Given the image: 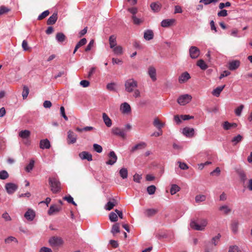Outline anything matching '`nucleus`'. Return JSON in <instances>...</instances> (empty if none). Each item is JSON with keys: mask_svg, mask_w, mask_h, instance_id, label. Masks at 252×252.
Listing matches in <instances>:
<instances>
[{"mask_svg": "<svg viewBox=\"0 0 252 252\" xmlns=\"http://www.w3.org/2000/svg\"><path fill=\"white\" fill-rule=\"evenodd\" d=\"M240 64V62L238 60H233L229 63L228 68L231 70H234L238 68Z\"/></svg>", "mask_w": 252, "mask_h": 252, "instance_id": "obj_17", "label": "nucleus"}, {"mask_svg": "<svg viewBox=\"0 0 252 252\" xmlns=\"http://www.w3.org/2000/svg\"><path fill=\"white\" fill-rule=\"evenodd\" d=\"M31 132L28 130H22L19 132V136L23 139H27L30 136Z\"/></svg>", "mask_w": 252, "mask_h": 252, "instance_id": "obj_32", "label": "nucleus"}, {"mask_svg": "<svg viewBox=\"0 0 252 252\" xmlns=\"http://www.w3.org/2000/svg\"><path fill=\"white\" fill-rule=\"evenodd\" d=\"M102 118L105 124L107 126L110 127L112 126L111 120L106 113H103L102 114Z\"/></svg>", "mask_w": 252, "mask_h": 252, "instance_id": "obj_25", "label": "nucleus"}, {"mask_svg": "<svg viewBox=\"0 0 252 252\" xmlns=\"http://www.w3.org/2000/svg\"><path fill=\"white\" fill-rule=\"evenodd\" d=\"M215 246L210 242L206 243L204 246V252H212L214 249Z\"/></svg>", "mask_w": 252, "mask_h": 252, "instance_id": "obj_29", "label": "nucleus"}, {"mask_svg": "<svg viewBox=\"0 0 252 252\" xmlns=\"http://www.w3.org/2000/svg\"><path fill=\"white\" fill-rule=\"evenodd\" d=\"M180 190V188L176 184H173L171 185V187L170 189V193L172 195H174L176 194L177 192L179 191Z\"/></svg>", "mask_w": 252, "mask_h": 252, "instance_id": "obj_41", "label": "nucleus"}, {"mask_svg": "<svg viewBox=\"0 0 252 252\" xmlns=\"http://www.w3.org/2000/svg\"><path fill=\"white\" fill-rule=\"evenodd\" d=\"M219 210L225 215L229 214L231 211V209L228 206L226 205L220 206L219 208Z\"/></svg>", "mask_w": 252, "mask_h": 252, "instance_id": "obj_26", "label": "nucleus"}, {"mask_svg": "<svg viewBox=\"0 0 252 252\" xmlns=\"http://www.w3.org/2000/svg\"><path fill=\"white\" fill-rule=\"evenodd\" d=\"M244 107V105L241 104L239 107L235 109V113L236 116H240L241 115V113Z\"/></svg>", "mask_w": 252, "mask_h": 252, "instance_id": "obj_47", "label": "nucleus"}, {"mask_svg": "<svg viewBox=\"0 0 252 252\" xmlns=\"http://www.w3.org/2000/svg\"><path fill=\"white\" fill-rule=\"evenodd\" d=\"M152 9L155 12H157L159 10V5L158 3H152L151 4Z\"/></svg>", "mask_w": 252, "mask_h": 252, "instance_id": "obj_55", "label": "nucleus"}, {"mask_svg": "<svg viewBox=\"0 0 252 252\" xmlns=\"http://www.w3.org/2000/svg\"><path fill=\"white\" fill-rule=\"evenodd\" d=\"M8 177V174L5 170L0 171V179L5 180Z\"/></svg>", "mask_w": 252, "mask_h": 252, "instance_id": "obj_53", "label": "nucleus"}, {"mask_svg": "<svg viewBox=\"0 0 252 252\" xmlns=\"http://www.w3.org/2000/svg\"><path fill=\"white\" fill-rule=\"evenodd\" d=\"M196 64L202 70H205L208 68V65L206 64L205 62L201 59L197 61Z\"/></svg>", "mask_w": 252, "mask_h": 252, "instance_id": "obj_39", "label": "nucleus"}, {"mask_svg": "<svg viewBox=\"0 0 252 252\" xmlns=\"http://www.w3.org/2000/svg\"><path fill=\"white\" fill-rule=\"evenodd\" d=\"M137 87L138 82L133 78L127 79L125 82V91L129 93H133V96L135 98L141 96L140 91Z\"/></svg>", "mask_w": 252, "mask_h": 252, "instance_id": "obj_1", "label": "nucleus"}, {"mask_svg": "<svg viewBox=\"0 0 252 252\" xmlns=\"http://www.w3.org/2000/svg\"><path fill=\"white\" fill-rule=\"evenodd\" d=\"M147 146V144L144 142H141L131 148L130 150L131 152L134 153L137 150H142L145 148Z\"/></svg>", "mask_w": 252, "mask_h": 252, "instance_id": "obj_15", "label": "nucleus"}, {"mask_svg": "<svg viewBox=\"0 0 252 252\" xmlns=\"http://www.w3.org/2000/svg\"><path fill=\"white\" fill-rule=\"evenodd\" d=\"M9 11V9L5 6H2L0 7V15L6 13Z\"/></svg>", "mask_w": 252, "mask_h": 252, "instance_id": "obj_63", "label": "nucleus"}, {"mask_svg": "<svg viewBox=\"0 0 252 252\" xmlns=\"http://www.w3.org/2000/svg\"><path fill=\"white\" fill-rule=\"evenodd\" d=\"M49 14V11L48 10H46L43 12L41 14H40L38 17V20H42L47 17Z\"/></svg>", "mask_w": 252, "mask_h": 252, "instance_id": "obj_56", "label": "nucleus"}, {"mask_svg": "<svg viewBox=\"0 0 252 252\" xmlns=\"http://www.w3.org/2000/svg\"><path fill=\"white\" fill-rule=\"evenodd\" d=\"M117 204V202L115 199L110 201L106 204L105 209L107 210H111Z\"/></svg>", "mask_w": 252, "mask_h": 252, "instance_id": "obj_34", "label": "nucleus"}, {"mask_svg": "<svg viewBox=\"0 0 252 252\" xmlns=\"http://www.w3.org/2000/svg\"><path fill=\"white\" fill-rule=\"evenodd\" d=\"M79 157L82 160L86 159L89 161L93 160L92 154L86 151L81 152L79 154Z\"/></svg>", "mask_w": 252, "mask_h": 252, "instance_id": "obj_12", "label": "nucleus"}, {"mask_svg": "<svg viewBox=\"0 0 252 252\" xmlns=\"http://www.w3.org/2000/svg\"><path fill=\"white\" fill-rule=\"evenodd\" d=\"M5 189L9 194L13 193L18 189V186L11 183H7L5 186Z\"/></svg>", "mask_w": 252, "mask_h": 252, "instance_id": "obj_8", "label": "nucleus"}, {"mask_svg": "<svg viewBox=\"0 0 252 252\" xmlns=\"http://www.w3.org/2000/svg\"><path fill=\"white\" fill-rule=\"evenodd\" d=\"M178 163L179 164V167L181 169L187 170L189 168V166L187 165L186 163L184 162L178 161Z\"/></svg>", "mask_w": 252, "mask_h": 252, "instance_id": "obj_58", "label": "nucleus"}, {"mask_svg": "<svg viewBox=\"0 0 252 252\" xmlns=\"http://www.w3.org/2000/svg\"><path fill=\"white\" fill-rule=\"evenodd\" d=\"M221 235L220 234H218L216 236L213 237L210 241L211 243H212L214 246H216L219 244Z\"/></svg>", "mask_w": 252, "mask_h": 252, "instance_id": "obj_36", "label": "nucleus"}, {"mask_svg": "<svg viewBox=\"0 0 252 252\" xmlns=\"http://www.w3.org/2000/svg\"><path fill=\"white\" fill-rule=\"evenodd\" d=\"M120 110L124 114H128L131 112L130 106L127 102H124L121 105Z\"/></svg>", "mask_w": 252, "mask_h": 252, "instance_id": "obj_16", "label": "nucleus"}, {"mask_svg": "<svg viewBox=\"0 0 252 252\" xmlns=\"http://www.w3.org/2000/svg\"><path fill=\"white\" fill-rule=\"evenodd\" d=\"M206 199V196L203 194H198L195 197V201L196 203H199L205 201Z\"/></svg>", "mask_w": 252, "mask_h": 252, "instance_id": "obj_40", "label": "nucleus"}, {"mask_svg": "<svg viewBox=\"0 0 252 252\" xmlns=\"http://www.w3.org/2000/svg\"><path fill=\"white\" fill-rule=\"evenodd\" d=\"M57 14L56 13H54L52 16H51L48 19L47 23V25H53L54 24L57 20Z\"/></svg>", "mask_w": 252, "mask_h": 252, "instance_id": "obj_30", "label": "nucleus"}, {"mask_svg": "<svg viewBox=\"0 0 252 252\" xmlns=\"http://www.w3.org/2000/svg\"><path fill=\"white\" fill-rule=\"evenodd\" d=\"M63 240L61 237L53 236L50 238L49 243L52 247H59L63 244Z\"/></svg>", "mask_w": 252, "mask_h": 252, "instance_id": "obj_4", "label": "nucleus"}, {"mask_svg": "<svg viewBox=\"0 0 252 252\" xmlns=\"http://www.w3.org/2000/svg\"><path fill=\"white\" fill-rule=\"evenodd\" d=\"M51 147L50 142L47 139L40 140V148L42 149H49Z\"/></svg>", "mask_w": 252, "mask_h": 252, "instance_id": "obj_19", "label": "nucleus"}, {"mask_svg": "<svg viewBox=\"0 0 252 252\" xmlns=\"http://www.w3.org/2000/svg\"><path fill=\"white\" fill-rule=\"evenodd\" d=\"M182 133L187 137H192L194 134V130L193 128L186 127L183 129Z\"/></svg>", "mask_w": 252, "mask_h": 252, "instance_id": "obj_11", "label": "nucleus"}, {"mask_svg": "<svg viewBox=\"0 0 252 252\" xmlns=\"http://www.w3.org/2000/svg\"><path fill=\"white\" fill-rule=\"evenodd\" d=\"M49 183L51 187V190L53 193H56L60 191L61 183L57 178H50Z\"/></svg>", "mask_w": 252, "mask_h": 252, "instance_id": "obj_2", "label": "nucleus"}, {"mask_svg": "<svg viewBox=\"0 0 252 252\" xmlns=\"http://www.w3.org/2000/svg\"><path fill=\"white\" fill-rule=\"evenodd\" d=\"M189 53L191 59H196L199 56L200 51L197 47L192 46L189 48Z\"/></svg>", "mask_w": 252, "mask_h": 252, "instance_id": "obj_6", "label": "nucleus"}, {"mask_svg": "<svg viewBox=\"0 0 252 252\" xmlns=\"http://www.w3.org/2000/svg\"><path fill=\"white\" fill-rule=\"evenodd\" d=\"M153 125L158 130H161L162 128L164 126L165 124L161 122L158 118H155L153 121Z\"/></svg>", "mask_w": 252, "mask_h": 252, "instance_id": "obj_21", "label": "nucleus"}, {"mask_svg": "<svg viewBox=\"0 0 252 252\" xmlns=\"http://www.w3.org/2000/svg\"><path fill=\"white\" fill-rule=\"evenodd\" d=\"M192 96L188 94L182 95L179 97L177 101L181 105H185L189 103L191 100Z\"/></svg>", "mask_w": 252, "mask_h": 252, "instance_id": "obj_5", "label": "nucleus"}, {"mask_svg": "<svg viewBox=\"0 0 252 252\" xmlns=\"http://www.w3.org/2000/svg\"><path fill=\"white\" fill-rule=\"evenodd\" d=\"M154 33L152 30H148L145 31L144 33V38L146 40H150L153 38Z\"/></svg>", "mask_w": 252, "mask_h": 252, "instance_id": "obj_23", "label": "nucleus"}, {"mask_svg": "<svg viewBox=\"0 0 252 252\" xmlns=\"http://www.w3.org/2000/svg\"><path fill=\"white\" fill-rule=\"evenodd\" d=\"M175 22L174 19H165L162 21L161 26L162 27L166 28L171 26Z\"/></svg>", "mask_w": 252, "mask_h": 252, "instance_id": "obj_27", "label": "nucleus"}, {"mask_svg": "<svg viewBox=\"0 0 252 252\" xmlns=\"http://www.w3.org/2000/svg\"><path fill=\"white\" fill-rule=\"evenodd\" d=\"M109 42L110 44V47L112 49L117 46L116 36L114 35H112L109 37Z\"/></svg>", "mask_w": 252, "mask_h": 252, "instance_id": "obj_28", "label": "nucleus"}, {"mask_svg": "<svg viewBox=\"0 0 252 252\" xmlns=\"http://www.w3.org/2000/svg\"><path fill=\"white\" fill-rule=\"evenodd\" d=\"M61 209V207H59L56 205H53L50 206L48 213L49 215H52L55 213L59 212Z\"/></svg>", "mask_w": 252, "mask_h": 252, "instance_id": "obj_20", "label": "nucleus"}, {"mask_svg": "<svg viewBox=\"0 0 252 252\" xmlns=\"http://www.w3.org/2000/svg\"><path fill=\"white\" fill-rule=\"evenodd\" d=\"M158 212L157 209H148L144 212V214L147 217H152L156 215Z\"/></svg>", "mask_w": 252, "mask_h": 252, "instance_id": "obj_24", "label": "nucleus"}, {"mask_svg": "<svg viewBox=\"0 0 252 252\" xmlns=\"http://www.w3.org/2000/svg\"><path fill=\"white\" fill-rule=\"evenodd\" d=\"M22 46L24 51H28L30 48L28 46V42L26 40H24L22 42Z\"/></svg>", "mask_w": 252, "mask_h": 252, "instance_id": "obj_62", "label": "nucleus"}, {"mask_svg": "<svg viewBox=\"0 0 252 252\" xmlns=\"http://www.w3.org/2000/svg\"><path fill=\"white\" fill-rule=\"evenodd\" d=\"M29 93V90L27 86H24L23 90L22 92V96L23 99H25L27 97Z\"/></svg>", "mask_w": 252, "mask_h": 252, "instance_id": "obj_50", "label": "nucleus"}, {"mask_svg": "<svg viewBox=\"0 0 252 252\" xmlns=\"http://www.w3.org/2000/svg\"><path fill=\"white\" fill-rule=\"evenodd\" d=\"M106 88L109 91H115L116 90V84L115 83H108L106 86Z\"/></svg>", "mask_w": 252, "mask_h": 252, "instance_id": "obj_51", "label": "nucleus"}, {"mask_svg": "<svg viewBox=\"0 0 252 252\" xmlns=\"http://www.w3.org/2000/svg\"><path fill=\"white\" fill-rule=\"evenodd\" d=\"M108 156V160L106 162V164L112 165L116 162L117 156L114 151H111Z\"/></svg>", "mask_w": 252, "mask_h": 252, "instance_id": "obj_7", "label": "nucleus"}, {"mask_svg": "<svg viewBox=\"0 0 252 252\" xmlns=\"http://www.w3.org/2000/svg\"><path fill=\"white\" fill-rule=\"evenodd\" d=\"M239 222L237 220H233L231 224V229L234 233H236L238 231Z\"/></svg>", "mask_w": 252, "mask_h": 252, "instance_id": "obj_37", "label": "nucleus"}, {"mask_svg": "<svg viewBox=\"0 0 252 252\" xmlns=\"http://www.w3.org/2000/svg\"><path fill=\"white\" fill-rule=\"evenodd\" d=\"M207 224L208 220L207 219H202L200 221V224H198L194 221H192L190 225L191 227L195 230L202 231L205 229Z\"/></svg>", "mask_w": 252, "mask_h": 252, "instance_id": "obj_3", "label": "nucleus"}, {"mask_svg": "<svg viewBox=\"0 0 252 252\" xmlns=\"http://www.w3.org/2000/svg\"><path fill=\"white\" fill-rule=\"evenodd\" d=\"M87 43V39L85 38L81 39L76 44V46L80 48V47L84 45Z\"/></svg>", "mask_w": 252, "mask_h": 252, "instance_id": "obj_61", "label": "nucleus"}, {"mask_svg": "<svg viewBox=\"0 0 252 252\" xmlns=\"http://www.w3.org/2000/svg\"><path fill=\"white\" fill-rule=\"evenodd\" d=\"M199 2L203 3L205 5H208L211 3L217 2V0H200Z\"/></svg>", "mask_w": 252, "mask_h": 252, "instance_id": "obj_60", "label": "nucleus"}, {"mask_svg": "<svg viewBox=\"0 0 252 252\" xmlns=\"http://www.w3.org/2000/svg\"><path fill=\"white\" fill-rule=\"evenodd\" d=\"M237 126L236 123H230L227 121L224 122L222 125V127L225 130H229L232 128H235Z\"/></svg>", "mask_w": 252, "mask_h": 252, "instance_id": "obj_22", "label": "nucleus"}, {"mask_svg": "<svg viewBox=\"0 0 252 252\" xmlns=\"http://www.w3.org/2000/svg\"><path fill=\"white\" fill-rule=\"evenodd\" d=\"M77 135L72 131L69 130L67 132V142L68 144H74L76 142Z\"/></svg>", "mask_w": 252, "mask_h": 252, "instance_id": "obj_9", "label": "nucleus"}, {"mask_svg": "<svg viewBox=\"0 0 252 252\" xmlns=\"http://www.w3.org/2000/svg\"><path fill=\"white\" fill-rule=\"evenodd\" d=\"M112 49L114 54L117 55H120L123 54V49L122 47L121 46H116Z\"/></svg>", "mask_w": 252, "mask_h": 252, "instance_id": "obj_42", "label": "nucleus"}, {"mask_svg": "<svg viewBox=\"0 0 252 252\" xmlns=\"http://www.w3.org/2000/svg\"><path fill=\"white\" fill-rule=\"evenodd\" d=\"M148 74L153 81L157 80L156 69L154 66H151L148 68Z\"/></svg>", "mask_w": 252, "mask_h": 252, "instance_id": "obj_13", "label": "nucleus"}, {"mask_svg": "<svg viewBox=\"0 0 252 252\" xmlns=\"http://www.w3.org/2000/svg\"><path fill=\"white\" fill-rule=\"evenodd\" d=\"M34 160L33 159H31L30 161L29 164L28 165H27L25 168L26 171L27 172H30L32 170L34 167Z\"/></svg>", "mask_w": 252, "mask_h": 252, "instance_id": "obj_44", "label": "nucleus"}, {"mask_svg": "<svg viewBox=\"0 0 252 252\" xmlns=\"http://www.w3.org/2000/svg\"><path fill=\"white\" fill-rule=\"evenodd\" d=\"M66 37L62 32H58L56 36V39L59 43H62L65 40Z\"/></svg>", "mask_w": 252, "mask_h": 252, "instance_id": "obj_33", "label": "nucleus"}, {"mask_svg": "<svg viewBox=\"0 0 252 252\" xmlns=\"http://www.w3.org/2000/svg\"><path fill=\"white\" fill-rule=\"evenodd\" d=\"M109 218L110 221L112 222H116L118 220V216L116 213L114 212L110 213L109 216Z\"/></svg>", "mask_w": 252, "mask_h": 252, "instance_id": "obj_46", "label": "nucleus"}, {"mask_svg": "<svg viewBox=\"0 0 252 252\" xmlns=\"http://www.w3.org/2000/svg\"><path fill=\"white\" fill-rule=\"evenodd\" d=\"M12 241H14L16 243L18 242L17 240L15 237L12 236L8 237V238L5 239V243L7 244H9Z\"/></svg>", "mask_w": 252, "mask_h": 252, "instance_id": "obj_59", "label": "nucleus"}, {"mask_svg": "<svg viewBox=\"0 0 252 252\" xmlns=\"http://www.w3.org/2000/svg\"><path fill=\"white\" fill-rule=\"evenodd\" d=\"M190 78L189 74L188 72H184L179 77L178 81L180 84H182L186 82Z\"/></svg>", "mask_w": 252, "mask_h": 252, "instance_id": "obj_14", "label": "nucleus"}, {"mask_svg": "<svg viewBox=\"0 0 252 252\" xmlns=\"http://www.w3.org/2000/svg\"><path fill=\"white\" fill-rule=\"evenodd\" d=\"M225 85L220 86L216 88L212 92L213 95L216 96H219L220 94V93L222 92L224 88L225 87Z\"/></svg>", "mask_w": 252, "mask_h": 252, "instance_id": "obj_35", "label": "nucleus"}, {"mask_svg": "<svg viewBox=\"0 0 252 252\" xmlns=\"http://www.w3.org/2000/svg\"><path fill=\"white\" fill-rule=\"evenodd\" d=\"M132 19L133 20L134 24L136 25H140L143 22V19L138 18L136 17L135 15H132Z\"/></svg>", "mask_w": 252, "mask_h": 252, "instance_id": "obj_48", "label": "nucleus"}, {"mask_svg": "<svg viewBox=\"0 0 252 252\" xmlns=\"http://www.w3.org/2000/svg\"><path fill=\"white\" fill-rule=\"evenodd\" d=\"M228 252H241L237 246H231L229 247Z\"/></svg>", "mask_w": 252, "mask_h": 252, "instance_id": "obj_54", "label": "nucleus"}, {"mask_svg": "<svg viewBox=\"0 0 252 252\" xmlns=\"http://www.w3.org/2000/svg\"><path fill=\"white\" fill-rule=\"evenodd\" d=\"M243 139L242 135L238 134L236 136L233 137L231 140V142L233 145H236L237 143L240 142Z\"/></svg>", "mask_w": 252, "mask_h": 252, "instance_id": "obj_43", "label": "nucleus"}, {"mask_svg": "<svg viewBox=\"0 0 252 252\" xmlns=\"http://www.w3.org/2000/svg\"><path fill=\"white\" fill-rule=\"evenodd\" d=\"M120 232V225L119 223H116L114 224L112 227L111 232L114 235L117 233Z\"/></svg>", "mask_w": 252, "mask_h": 252, "instance_id": "obj_45", "label": "nucleus"}, {"mask_svg": "<svg viewBox=\"0 0 252 252\" xmlns=\"http://www.w3.org/2000/svg\"><path fill=\"white\" fill-rule=\"evenodd\" d=\"M63 199L66 200L68 203H71L74 205L76 206V204L73 201V198L70 195L64 196Z\"/></svg>", "mask_w": 252, "mask_h": 252, "instance_id": "obj_57", "label": "nucleus"}, {"mask_svg": "<svg viewBox=\"0 0 252 252\" xmlns=\"http://www.w3.org/2000/svg\"><path fill=\"white\" fill-rule=\"evenodd\" d=\"M156 189V188L154 185H151L150 186H149L147 189V192L150 195L154 194Z\"/></svg>", "mask_w": 252, "mask_h": 252, "instance_id": "obj_49", "label": "nucleus"}, {"mask_svg": "<svg viewBox=\"0 0 252 252\" xmlns=\"http://www.w3.org/2000/svg\"><path fill=\"white\" fill-rule=\"evenodd\" d=\"M112 132L114 134L120 136L123 138H125L126 136V133L125 131L118 127H113Z\"/></svg>", "mask_w": 252, "mask_h": 252, "instance_id": "obj_10", "label": "nucleus"}, {"mask_svg": "<svg viewBox=\"0 0 252 252\" xmlns=\"http://www.w3.org/2000/svg\"><path fill=\"white\" fill-rule=\"evenodd\" d=\"M120 176L123 179H125L127 178L128 171L126 168H122L119 171Z\"/></svg>", "mask_w": 252, "mask_h": 252, "instance_id": "obj_38", "label": "nucleus"}, {"mask_svg": "<svg viewBox=\"0 0 252 252\" xmlns=\"http://www.w3.org/2000/svg\"><path fill=\"white\" fill-rule=\"evenodd\" d=\"M218 16L225 17L227 15V11L225 9H222L218 13Z\"/></svg>", "mask_w": 252, "mask_h": 252, "instance_id": "obj_64", "label": "nucleus"}, {"mask_svg": "<svg viewBox=\"0 0 252 252\" xmlns=\"http://www.w3.org/2000/svg\"><path fill=\"white\" fill-rule=\"evenodd\" d=\"M93 149L94 151L98 153H100L102 151V147L97 144H94L93 145Z\"/></svg>", "mask_w": 252, "mask_h": 252, "instance_id": "obj_52", "label": "nucleus"}, {"mask_svg": "<svg viewBox=\"0 0 252 252\" xmlns=\"http://www.w3.org/2000/svg\"><path fill=\"white\" fill-rule=\"evenodd\" d=\"M24 217L28 220H32L35 217V213L32 210L29 209L25 213Z\"/></svg>", "mask_w": 252, "mask_h": 252, "instance_id": "obj_18", "label": "nucleus"}, {"mask_svg": "<svg viewBox=\"0 0 252 252\" xmlns=\"http://www.w3.org/2000/svg\"><path fill=\"white\" fill-rule=\"evenodd\" d=\"M238 174L240 179L241 181L244 184L245 182L247 180L246 173L243 170L238 171Z\"/></svg>", "mask_w": 252, "mask_h": 252, "instance_id": "obj_31", "label": "nucleus"}]
</instances>
